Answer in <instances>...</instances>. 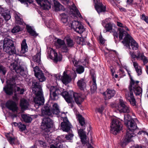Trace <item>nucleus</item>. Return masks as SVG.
Listing matches in <instances>:
<instances>
[{
  "label": "nucleus",
  "instance_id": "bf43d9fd",
  "mask_svg": "<svg viewBox=\"0 0 148 148\" xmlns=\"http://www.w3.org/2000/svg\"><path fill=\"white\" fill-rule=\"evenodd\" d=\"M34 71V75H35V74L38 73H40L41 71L40 70L39 68L37 66H36L35 67H33Z\"/></svg>",
  "mask_w": 148,
  "mask_h": 148
},
{
  "label": "nucleus",
  "instance_id": "a18cd8bd",
  "mask_svg": "<svg viewBox=\"0 0 148 148\" xmlns=\"http://www.w3.org/2000/svg\"><path fill=\"white\" fill-rule=\"evenodd\" d=\"M84 67L82 66H78L76 69V71L78 73L80 74L84 71Z\"/></svg>",
  "mask_w": 148,
  "mask_h": 148
},
{
  "label": "nucleus",
  "instance_id": "49530a36",
  "mask_svg": "<svg viewBox=\"0 0 148 148\" xmlns=\"http://www.w3.org/2000/svg\"><path fill=\"white\" fill-rule=\"evenodd\" d=\"M61 21L64 23H66L68 21L67 16L64 13H62V14Z\"/></svg>",
  "mask_w": 148,
  "mask_h": 148
},
{
  "label": "nucleus",
  "instance_id": "f03ea898",
  "mask_svg": "<svg viewBox=\"0 0 148 148\" xmlns=\"http://www.w3.org/2000/svg\"><path fill=\"white\" fill-rule=\"evenodd\" d=\"M50 97L53 100H57L59 95H62L68 103H72L73 102L72 96L68 92L62 88H58L57 87L51 86L50 90Z\"/></svg>",
  "mask_w": 148,
  "mask_h": 148
},
{
  "label": "nucleus",
  "instance_id": "603ef678",
  "mask_svg": "<svg viewBox=\"0 0 148 148\" xmlns=\"http://www.w3.org/2000/svg\"><path fill=\"white\" fill-rule=\"evenodd\" d=\"M18 127L21 131H23L25 130L26 126L24 124H22L21 122L19 123Z\"/></svg>",
  "mask_w": 148,
  "mask_h": 148
},
{
  "label": "nucleus",
  "instance_id": "2f4dec72",
  "mask_svg": "<svg viewBox=\"0 0 148 148\" xmlns=\"http://www.w3.org/2000/svg\"><path fill=\"white\" fill-rule=\"evenodd\" d=\"M53 53L54 55V62L56 63L58 61H60L62 58V55L60 54L58 55L57 53L54 50H53Z\"/></svg>",
  "mask_w": 148,
  "mask_h": 148
},
{
  "label": "nucleus",
  "instance_id": "ea45409f",
  "mask_svg": "<svg viewBox=\"0 0 148 148\" xmlns=\"http://www.w3.org/2000/svg\"><path fill=\"white\" fill-rule=\"evenodd\" d=\"M21 117L23 120L26 123L31 122L32 120V118L26 114H22Z\"/></svg>",
  "mask_w": 148,
  "mask_h": 148
},
{
  "label": "nucleus",
  "instance_id": "3c124183",
  "mask_svg": "<svg viewBox=\"0 0 148 148\" xmlns=\"http://www.w3.org/2000/svg\"><path fill=\"white\" fill-rule=\"evenodd\" d=\"M16 22V23L21 25L23 24V20L18 16H15Z\"/></svg>",
  "mask_w": 148,
  "mask_h": 148
},
{
  "label": "nucleus",
  "instance_id": "6e6d98bb",
  "mask_svg": "<svg viewBox=\"0 0 148 148\" xmlns=\"http://www.w3.org/2000/svg\"><path fill=\"white\" fill-rule=\"evenodd\" d=\"M18 1H20L22 3H25V4L27 5V7L28 6V5L27 2H28L29 3H32L33 1L32 0H18Z\"/></svg>",
  "mask_w": 148,
  "mask_h": 148
},
{
  "label": "nucleus",
  "instance_id": "7ed1b4c3",
  "mask_svg": "<svg viewBox=\"0 0 148 148\" xmlns=\"http://www.w3.org/2000/svg\"><path fill=\"white\" fill-rule=\"evenodd\" d=\"M32 86L33 89L37 88L38 90L34 99L35 103L34 106L36 108H38L40 106L43 105L44 103L45 99L43 96V92L39 82L35 81L33 82H32Z\"/></svg>",
  "mask_w": 148,
  "mask_h": 148
},
{
  "label": "nucleus",
  "instance_id": "dca6fc26",
  "mask_svg": "<svg viewBox=\"0 0 148 148\" xmlns=\"http://www.w3.org/2000/svg\"><path fill=\"white\" fill-rule=\"evenodd\" d=\"M116 94V91L113 89L108 88L103 93L104 98L105 100H108L113 97Z\"/></svg>",
  "mask_w": 148,
  "mask_h": 148
},
{
  "label": "nucleus",
  "instance_id": "c9c22d12",
  "mask_svg": "<svg viewBox=\"0 0 148 148\" xmlns=\"http://www.w3.org/2000/svg\"><path fill=\"white\" fill-rule=\"evenodd\" d=\"M35 76L39 79V82H42L45 80V78L44 73L41 72L40 73H38L35 74Z\"/></svg>",
  "mask_w": 148,
  "mask_h": 148
},
{
  "label": "nucleus",
  "instance_id": "0eeeda50",
  "mask_svg": "<svg viewBox=\"0 0 148 148\" xmlns=\"http://www.w3.org/2000/svg\"><path fill=\"white\" fill-rule=\"evenodd\" d=\"M116 108L120 112L128 113H132V110L127 103L120 99Z\"/></svg>",
  "mask_w": 148,
  "mask_h": 148
},
{
  "label": "nucleus",
  "instance_id": "4468645a",
  "mask_svg": "<svg viewBox=\"0 0 148 148\" xmlns=\"http://www.w3.org/2000/svg\"><path fill=\"white\" fill-rule=\"evenodd\" d=\"M61 129L63 131L68 132L70 130L72 125L66 117L64 118L61 124Z\"/></svg>",
  "mask_w": 148,
  "mask_h": 148
},
{
  "label": "nucleus",
  "instance_id": "13d9d810",
  "mask_svg": "<svg viewBox=\"0 0 148 148\" xmlns=\"http://www.w3.org/2000/svg\"><path fill=\"white\" fill-rule=\"evenodd\" d=\"M117 25L119 27L124 28L126 30H129L128 28L126 26L123 25V24L119 22H117Z\"/></svg>",
  "mask_w": 148,
  "mask_h": 148
},
{
  "label": "nucleus",
  "instance_id": "f3484780",
  "mask_svg": "<svg viewBox=\"0 0 148 148\" xmlns=\"http://www.w3.org/2000/svg\"><path fill=\"white\" fill-rule=\"evenodd\" d=\"M64 137L63 136H61V139L60 138V139H58L57 140L55 144L56 145L57 147H55L53 145H50V148H66L67 146H65L64 144L63 145L62 143L65 142L66 141L65 140H63L62 139V138Z\"/></svg>",
  "mask_w": 148,
  "mask_h": 148
},
{
  "label": "nucleus",
  "instance_id": "423d86ee",
  "mask_svg": "<svg viewBox=\"0 0 148 148\" xmlns=\"http://www.w3.org/2000/svg\"><path fill=\"white\" fill-rule=\"evenodd\" d=\"M130 79V84L128 87L129 90H132L133 92H134L136 96H141L142 89L138 85L139 82L138 81H135L132 77Z\"/></svg>",
  "mask_w": 148,
  "mask_h": 148
},
{
  "label": "nucleus",
  "instance_id": "9b49d317",
  "mask_svg": "<svg viewBox=\"0 0 148 148\" xmlns=\"http://www.w3.org/2000/svg\"><path fill=\"white\" fill-rule=\"evenodd\" d=\"M10 68L11 70H14L17 74H20L21 75L24 76V71L23 68L18 66L17 62H14L10 64Z\"/></svg>",
  "mask_w": 148,
  "mask_h": 148
},
{
  "label": "nucleus",
  "instance_id": "bb28decb",
  "mask_svg": "<svg viewBox=\"0 0 148 148\" xmlns=\"http://www.w3.org/2000/svg\"><path fill=\"white\" fill-rule=\"evenodd\" d=\"M54 3L56 11H60L64 10V7L59 2L54 0Z\"/></svg>",
  "mask_w": 148,
  "mask_h": 148
},
{
  "label": "nucleus",
  "instance_id": "a878e982",
  "mask_svg": "<svg viewBox=\"0 0 148 148\" xmlns=\"http://www.w3.org/2000/svg\"><path fill=\"white\" fill-rule=\"evenodd\" d=\"M133 64V66L135 69L136 71L138 76L141 75L142 73V71L140 66H139L138 64L136 62L133 61L132 60Z\"/></svg>",
  "mask_w": 148,
  "mask_h": 148
},
{
  "label": "nucleus",
  "instance_id": "72a5a7b5",
  "mask_svg": "<svg viewBox=\"0 0 148 148\" xmlns=\"http://www.w3.org/2000/svg\"><path fill=\"white\" fill-rule=\"evenodd\" d=\"M41 53L40 52L38 53L33 57L32 60L35 62H36L38 64H40L41 61Z\"/></svg>",
  "mask_w": 148,
  "mask_h": 148
},
{
  "label": "nucleus",
  "instance_id": "f257e3e1",
  "mask_svg": "<svg viewBox=\"0 0 148 148\" xmlns=\"http://www.w3.org/2000/svg\"><path fill=\"white\" fill-rule=\"evenodd\" d=\"M130 116L128 114L124 115L125 124L128 128L127 130L126 136L123 141L124 143L130 141L132 138L134 136V131L137 128L136 123L132 119L130 120Z\"/></svg>",
  "mask_w": 148,
  "mask_h": 148
},
{
  "label": "nucleus",
  "instance_id": "6ab92c4d",
  "mask_svg": "<svg viewBox=\"0 0 148 148\" xmlns=\"http://www.w3.org/2000/svg\"><path fill=\"white\" fill-rule=\"evenodd\" d=\"M73 96L75 102L78 105L81 104L84 100V97L80 93L74 92Z\"/></svg>",
  "mask_w": 148,
  "mask_h": 148
},
{
  "label": "nucleus",
  "instance_id": "7c9ffc66",
  "mask_svg": "<svg viewBox=\"0 0 148 148\" xmlns=\"http://www.w3.org/2000/svg\"><path fill=\"white\" fill-rule=\"evenodd\" d=\"M65 39L68 47H72L73 46L75 42L69 36L67 35Z\"/></svg>",
  "mask_w": 148,
  "mask_h": 148
},
{
  "label": "nucleus",
  "instance_id": "09e8293b",
  "mask_svg": "<svg viewBox=\"0 0 148 148\" xmlns=\"http://www.w3.org/2000/svg\"><path fill=\"white\" fill-rule=\"evenodd\" d=\"M21 31V29L19 26H15L12 30L11 32L13 33H16Z\"/></svg>",
  "mask_w": 148,
  "mask_h": 148
},
{
  "label": "nucleus",
  "instance_id": "4c0bfd02",
  "mask_svg": "<svg viewBox=\"0 0 148 148\" xmlns=\"http://www.w3.org/2000/svg\"><path fill=\"white\" fill-rule=\"evenodd\" d=\"M78 121L80 125L83 127L84 130L85 129L86 124L85 122L84 118L81 115L78 116Z\"/></svg>",
  "mask_w": 148,
  "mask_h": 148
},
{
  "label": "nucleus",
  "instance_id": "37998d69",
  "mask_svg": "<svg viewBox=\"0 0 148 148\" xmlns=\"http://www.w3.org/2000/svg\"><path fill=\"white\" fill-rule=\"evenodd\" d=\"M7 139L9 142L12 145L14 144V141L16 138L14 137H12L8 135H6Z\"/></svg>",
  "mask_w": 148,
  "mask_h": 148
},
{
  "label": "nucleus",
  "instance_id": "0e129e2a",
  "mask_svg": "<svg viewBox=\"0 0 148 148\" xmlns=\"http://www.w3.org/2000/svg\"><path fill=\"white\" fill-rule=\"evenodd\" d=\"M113 35L114 36V39L115 40V41L116 40V39H118V34L117 33L114 31L113 32Z\"/></svg>",
  "mask_w": 148,
  "mask_h": 148
},
{
  "label": "nucleus",
  "instance_id": "5fc2aeb1",
  "mask_svg": "<svg viewBox=\"0 0 148 148\" xmlns=\"http://www.w3.org/2000/svg\"><path fill=\"white\" fill-rule=\"evenodd\" d=\"M141 19L145 21L147 23H148V17L146 16L144 14H142L140 16Z\"/></svg>",
  "mask_w": 148,
  "mask_h": 148
},
{
  "label": "nucleus",
  "instance_id": "774afa93",
  "mask_svg": "<svg viewBox=\"0 0 148 148\" xmlns=\"http://www.w3.org/2000/svg\"><path fill=\"white\" fill-rule=\"evenodd\" d=\"M94 3H95V5H98L100 3H102L99 0H93Z\"/></svg>",
  "mask_w": 148,
  "mask_h": 148
},
{
  "label": "nucleus",
  "instance_id": "1a4fd4ad",
  "mask_svg": "<svg viewBox=\"0 0 148 148\" xmlns=\"http://www.w3.org/2000/svg\"><path fill=\"white\" fill-rule=\"evenodd\" d=\"M68 24L70 25L71 27L74 30L77 32L81 34L84 31V28L80 23L78 21H70L68 22Z\"/></svg>",
  "mask_w": 148,
  "mask_h": 148
},
{
  "label": "nucleus",
  "instance_id": "4d7b16f0",
  "mask_svg": "<svg viewBox=\"0 0 148 148\" xmlns=\"http://www.w3.org/2000/svg\"><path fill=\"white\" fill-rule=\"evenodd\" d=\"M17 91L20 94H22L23 93L25 90L23 88H21L19 87H17L16 88Z\"/></svg>",
  "mask_w": 148,
  "mask_h": 148
},
{
  "label": "nucleus",
  "instance_id": "58836bf2",
  "mask_svg": "<svg viewBox=\"0 0 148 148\" xmlns=\"http://www.w3.org/2000/svg\"><path fill=\"white\" fill-rule=\"evenodd\" d=\"M131 46L132 47V49L134 50H137L138 48V44L132 38V39L130 40Z\"/></svg>",
  "mask_w": 148,
  "mask_h": 148
},
{
  "label": "nucleus",
  "instance_id": "5701e85b",
  "mask_svg": "<svg viewBox=\"0 0 148 148\" xmlns=\"http://www.w3.org/2000/svg\"><path fill=\"white\" fill-rule=\"evenodd\" d=\"M14 45L13 41L11 39L5 38L3 40V49H4L6 48L11 47Z\"/></svg>",
  "mask_w": 148,
  "mask_h": 148
},
{
  "label": "nucleus",
  "instance_id": "e2e57ef3",
  "mask_svg": "<svg viewBox=\"0 0 148 148\" xmlns=\"http://www.w3.org/2000/svg\"><path fill=\"white\" fill-rule=\"evenodd\" d=\"M38 142L39 143V144L41 147H44L46 146V143L44 141L41 140H39L38 141Z\"/></svg>",
  "mask_w": 148,
  "mask_h": 148
},
{
  "label": "nucleus",
  "instance_id": "393cba45",
  "mask_svg": "<svg viewBox=\"0 0 148 148\" xmlns=\"http://www.w3.org/2000/svg\"><path fill=\"white\" fill-rule=\"evenodd\" d=\"M77 84L79 88L81 90H84L86 87V83L84 78H81L79 80Z\"/></svg>",
  "mask_w": 148,
  "mask_h": 148
},
{
  "label": "nucleus",
  "instance_id": "412c9836",
  "mask_svg": "<svg viewBox=\"0 0 148 148\" xmlns=\"http://www.w3.org/2000/svg\"><path fill=\"white\" fill-rule=\"evenodd\" d=\"M3 50L6 52L7 53L10 55L14 54L17 55L18 54V53H17L16 52L14 45L11 47L6 48L3 49Z\"/></svg>",
  "mask_w": 148,
  "mask_h": 148
},
{
  "label": "nucleus",
  "instance_id": "2eb2a0df",
  "mask_svg": "<svg viewBox=\"0 0 148 148\" xmlns=\"http://www.w3.org/2000/svg\"><path fill=\"white\" fill-rule=\"evenodd\" d=\"M37 3L44 10H49L51 8V2L48 0H36Z\"/></svg>",
  "mask_w": 148,
  "mask_h": 148
},
{
  "label": "nucleus",
  "instance_id": "6e6552de",
  "mask_svg": "<svg viewBox=\"0 0 148 148\" xmlns=\"http://www.w3.org/2000/svg\"><path fill=\"white\" fill-rule=\"evenodd\" d=\"M122 127L121 123L118 120L114 119L111 125V132L114 135H116L122 130Z\"/></svg>",
  "mask_w": 148,
  "mask_h": 148
},
{
  "label": "nucleus",
  "instance_id": "4be33fe9",
  "mask_svg": "<svg viewBox=\"0 0 148 148\" xmlns=\"http://www.w3.org/2000/svg\"><path fill=\"white\" fill-rule=\"evenodd\" d=\"M12 84H8L3 88V90L8 95H11L13 94V87Z\"/></svg>",
  "mask_w": 148,
  "mask_h": 148
},
{
  "label": "nucleus",
  "instance_id": "680f3d73",
  "mask_svg": "<svg viewBox=\"0 0 148 148\" xmlns=\"http://www.w3.org/2000/svg\"><path fill=\"white\" fill-rule=\"evenodd\" d=\"M83 38L77 37L76 38L77 42L78 44L81 45L82 41L83 40Z\"/></svg>",
  "mask_w": 148,
  "mask_h": 148
},
{
  "label": "nucleus",
  "instance_id": "473e14b6",
  "mask_svg": "<svg viewBox=\"0 0 148 148\" xmlns=\"http://www.w3.org/2000/svg\"><path fill=\"white\" fill-rule=\"evenodd\" d=\"M104 27L106 29V30L104 31V33H106L108 32H114V29H112V24L110 23L106 24Z\"/></svg>",
  "mask_w": 148,
  "mask_h": 148
},
{
  "label": "nucleus",
  "instance_id": "864d4df0",
  "mask_svg": "<svg viewBox=\"0 0 148 148\" xmlns=\"http://www.w3.org/2000/svg\"><path fill=\"white\" fill-rule=\"evenodd\" d=\"M74 136V135L72 134H66L65 135V138L66 139V140H71L72 139V138Z\"/></svg>",
  "mask_w": 148,
  "mask_h": 148
},
{
  "label": "nucleus",
  "instance_id": "c85d7f7f",
  "mask_svg": "<svg viewBox=\"0 0 148 148\" xmlns=\"http://www.w3.org/2000/svg\"><path fill=\"white\" fill-rule=\"evenodd\" d=\"M138 60H141L143 61L144 64L145 65L148 62V58L145 56L143 53H140L138 56Z\"/></svg>",
  "mask_w": 148,
  "mask_h": 148
},
{
  "label": "nucleus",
  "instance_id": "ddd939ff",
  "mask_svg": "<svg viewBox=\"0 0 148 148\" xmlns=\"http://www.w3.org/2000/svg\"><path fill=\"white\" fill-rule=\"evenodd\" d=\"M5 106L8 109L13 112H17L18 108L16 103L12 100L7 101L5 103Z\"/></svg>",
  "mask_w": 148,
  "mask_h": 148
},
{
  "label": "nucleus",
  "instance_id": "a211bd4d",
  "mask_svg": "<svg viewBox=\"0 0 148 148\" xmlns=\"http://www.w3.org/2000/svg\"><path fill=\"white\" fill-rule=\"evenodd\" d=\"M0 14L6 21L9 20L11 18L9 11L6 10V8L0 7Z\"/></svg>",
  "mask_w": 148,
  "mask_h": 148
},
{
  "label": "nucleus",
  "instance_id": "f8f14e48",
  "mask_svg": "<svg viewBox=\"0 0 148 148\" xmlns=\"http://www.w3.org/2000/svg\"><path fill=\"white\" fill-rule=\"evenodd\" d=\"M129 90V91H127L125 92V98L132 106H136V101L133 92L130 90Z\"/></svg>",
  "mask_w": 148,
  "mask_h": 148
},
{
  "label": "nucleus",
  "instance_id": "338daca9",
  "mask_svg": "<svg viewBox=\"0 0 148 148\" xmlns=\"http://www.w3.org/2000/svg\"><path fill=\"white\" fill-rule=\"evenodd\" d=\"M99 40L101 44H104L105 42V40L102 37H100L99 38Z\"/></svg>",
  "mask_w": 148,
  "mask_h": 148
},
{
  "label": "nucleus",
  "instance_id": "f704fd0d",
  "mask_svg": "<svg viewBox=\"0 0 148 148\" xmlns=\"http://www.w3.org/2000/svg\"><path fill=\"white\" fill-rule=\"evenodd\" d=\"M26 29L28 32L32 36H36L38 34L36 33L35 31L33 29L31 26L27 25H26Z\"/></svg>",
  "mask_w": 148,
  "mask_h": 148
},
{
  "label": "nucleus",
  "instance_id": "e433bc0d",
  "mask_svg": "<svg viewBox=\"0 0 148 148\" xmlns=\"http://www.w3.org/2000/svg\"><path fill=\"white\" fill-rule=\"evenodd\" d=\"M96 76L94 75H92V83L91 86V90L94 92L95 91L97 88V86L96 84Z\"/></svg>",
  "mask_w": 148,
  "mask_h": 148
},
{
  "label": "nucleus",
  "instance_id": "9d476101",
  "mask_svg": "<svg viewBox=\"0 0 148 148\" xmlns=\"http://www.w3.org/2000/svg\"><path fill=\"white\" fill-rule=\"evenodd\" d=\"M52 124V121L48 117H45L42 119L41 128L42 130L48 132Z\"/></svg>",
  "mask_w": 148,
  "mask_h": 148
},
{
  "label": "nucleus",
  "instance_id": "8fccbe9b",
  "mask_svg": "<svg viewBox=\"0 0 148 148\" xmlns=\"http://www.w3.org/2000/svg\"><path fill=\"white\" fill-rule=\"evenodd\" d=\"M140 53L139 52L137 53L136 55L134 52H132L130 51L129 52V53L132 58H136L137 60H138V56L139 55V53Z\"/></svg>",
  "mask_w": 148,
  "mask_h": 148
},
{
  "label": "nucleus",
  "instance_id": "052dcab7",
  "mask_svg": "<svg viewBox=\"0 0 148 148\" xmlns=\"http://www.w3.org/2000/svg\"><path fill=\"white\" fill-rule=\"evenodd\" d=\"M0 71L2 72L3 75H5L6 73L5 69L3 66L0 65Z\"/></svg>",
  "mask_w": 148,
  "mask_h": 148
},
{
  "label": "nucleus",
  "instance_id": "cd10ccee",
  "mask_svg": "<svg viewBox=\"0 0 148 148\" xmlns=\"http://www.w3.org/2000/svg\"><path fill=\"white\" fill-rule=\"evenodd\" d=\"M95 7L99 13L102 12H104L106 11V7L103 5L102 3L98 5H95Z\"/></svg>",
  "mask_w": 148,
  "mask_h": 148
},
{
  "label": "nucleus",
  "instance_id": "c03bdc74",
  "mask_svg": "<svg viewBox=\"0 0 148 148\" xmlns=\"http://www.w3.org/2000/svg\"><path fill=\"white\" fill-rule=\"evenodd\" d=\"M64 44H65V42L64 40L60 39H58L57 40L56 48L59 49L60 47H62Z\"/></svg>",
  "mask_w": 148,
  "mask_h": 148
},
{
  "label": "nucleus",
  "instance_id": "aec40b11",
  "mask_svg": "<svg viewBox=\"0 0 148 148\" xmlns=\"http://www.w3.org/2000/svg\"><path fill=\"white\" fill-rule=\"evenodd\" d=\"M71 77L68 75L67 71H64L62 77L63 83L66 85L71 82Z\"/></svg>",
  "mask_w": 148,
  "mask_h": 148
},
{
  "label": "nucleus",
  "instance_id": "de8ad7c7",
  "mask_svg": "<svg viewBox=\"0 0 148 148\" xmlns=\"http://www.w3.org/2000/svg\"><path fill=\"white\" fill-rule=\"evenodd\" d=\"M59 48L60 49L61 51L63 52H67L69 50L67 46L65 44H64L62 46V47H60Z\"/></svg>",
  "mask_w": 148,
  "mask_h": 148
},
{
  "label": "nucleus",
  "instance_id": "a19ab883",
  "mask_svg": "<svg viewBox=\"0 0 148 148\" xmlns=\"http://www.w3.org/2000/svg\"><path fill=\"white\" fill-rule=\"evenodd\" d=\"M78 134L80 136L83 138V139H82V141L83 140H86V133L83 130L80 129L79 130H78Z\"/></svg>",
  "mask_w": 148,
  "mask_h": 148
},
{
  "label": "nucleus",
  "instance_id": "69168bd1",
  "mask_svg": "<svg viewBox=\"0 0 148 148\" xmlns=\"http://www.w3.org/2000/svg\"><path fill=\"white\" fill-rule=\"evenodd\" d=\"M90 43L88 42H87L83 38V40L82 41V43H81V45H89Z\"/></svg>",
  "mask_w": 148,
  "mask_h": 148
},
{
  "label": "nucleus",
  "instance_id": "39448f33",
  "mask_svg": "<svg viewBox=\"0 0 148 148\" xmlns=\"http://www.w3.org/2000/svg\"><path fill=\"white\" fill-rule=\"evenodd\" d=\"M119 38L120 40L123 39V37L124 36H125L123 40L122 41V42L125 46H126L129 49H130V40L132 39V37L129 34L127 33L123 29L119 28Z\"/></svg>",
  "mask_w": 148,
  "mask_h": 148
},
{
  "label": "nucleus",
  "instance_id": "79ce46f5",
  "mask_svg": "<svg viewBox=\"0 0 148 148\" xmlns=\"http://www.w3.org/2000/svg\"><path fill=\"white\" fill-rule=\"evenodd\" d=\"M70 9L73 10L74 11V12H75L78 15V16L79 17L81 16V15L80 14L79 11H78V10L75 4L73 3V5L72 6V7L70 8Z\"/></svg>",
  "mask_w": 148,
  "mask_h": 148
},
{
  "label": "nucleus",
  "instance_id": "20e7f679",
  "mask_svg": "<svg viewBox=\"0 0 148 148\" xmlns=\"http://www.w3.org/2000/svg\"><path fill=\"white\" fill-rule=\"evenodd\" d=\"M42 115L51 116L52 114L56 115H59L60 113L58 105L56 103H54L52 106V108L51 110L49 107L45 106L42 108L41 110Z\"/></svg>",
  "mask_w": 148,
  "mask_h": 148
},
{
  "label": "nucleus",
  "instance_id": "c756f323",
  "mask_svg": "<svg viewBox=\"0 0 148 148\" xmlns=\"http://www.w3.org/2000/svg\"><path fill=\"white\" fill-rule=\"evenodd\" d=\"M29 106L28 102L24 99L20 100V106L22 109H26Z\"/></svg>",
  "mask_w": 148,
  "mask_h": 148
},
{
  "label": "nucleus",
  "instance_id": "b1692460",
  "mask_svg": "<svg viewBox=\"0 0 148 148\" xmlns=\"http://www.w3.org/2000/svg\"><path fill=\"white\" fill-rule=\"evenodd\" d=\"M28 48L25 39H24L21 44V50L20 51L21 55H22L27 51Z\"/></svg>",
  "mask_w": 148,
  "mask_h": 148
}]
</instances>
